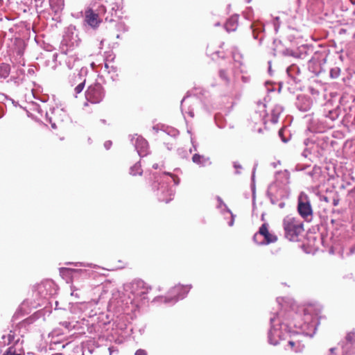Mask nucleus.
I'll use <instances>...</instances> for the list:
<instances>
[{"instance_id":"obj_1","label":"nucleus","mask_w":355,"mask_h":355,"mask_svg":"<svg viewBox=\"0 0 355 355\" xmlns=\"http://www.w3.org/2000/svg\"><path fill=\"white\" fill-rule=\"evenodd\" d=\"M283 226L286 236L291 241L294 240L303 231L302 223L289 216L284 218Z\"/></svg>"},{"instance_id":"obj_2","label":"nucleus","mask_w":355,"mask_h":355,"mask_svg":"<svg viewBox=\"0 0 355 355\" xmlns=\"http://www.w3.org/2000/svg\"><path fill=\"white\" fill-rule=\"evenodd\" d=\"M253 240L259 245H266L275 243L277 237L268 231V225L264 223L261 226L259 232L254 235Z\"/></svg>"},{"instance_id":"obj_3","label":"nucleus","mask_w":355,"mask_h":355,"mask_svg":"<svg viewBox=\"0 0 355 355\" xmlns=\"http://www.w3.org/2000/svg\"><path fill=\"white\" fill-rule=\"evenodd\" d=\"M104 96L103 87L100 84L91 85L85 92V98L92 103H100Z\"/></svg>"},{"instance_id":"obj_4","label":"nucleus","mask_w":355,"mask_h":355,"mask_svg":"<svg viewBox=\"0 0 355 355\" xmlns=\"http://www.w3.org/2000/svg\"><path fill=\"white\" fill-rule=\"evenodd\" d=\"M297 210L300 216L304 218L312 215L310 201L304 193H301L298 197Z\"/></svg>"},{"instance_id":"obj_5","label":"nucleus","mask_w":355,"mask_h":355,"mask_svg":"<svg viewBox=\"0 0 355 355\" xmlns=\"http://www.w3.org/2000/svg\"><path fill=\"white\" fill-rule=\"evenodd\" d=\"M132 141L140 156H144L146 155L148 144L143 137L140 136L134 137L132 139Z\"/></svg>"},{"instance_id":"obj_6","label":"nucleus","mask_w":355,"mask_h":355,"mask_svg":"<svg viewBox=\"0 0 355 355\" xmlns=\"http://www.w3.org/2000/svg\"><path fill=\"white\" fill-rule=\"evenodd\" d=\"M320 313V309L313 305H309L304 309V321L306 323L313 322Z\"/></svg>"},{"instance_id":"obj_7","label":"nucleus","mask_w":355,"mask_h":355,"mask_svg":"<svg viewBox=\"0 0 355 355\" xmlns=\"http://www.w3.org/2000/svg\"><path fill=\"white\" fill-rule=\"evenodd\" d=\"M283 336L282 330L273 325L269 331V342L270 344L276 345L278 344L279 340L283 338Z\"/></svg>"},{"instance_id":"obj_8","label":"nucleus","mask_w":355,"mask_h":355,"mask_svg":"<svg viewBox=\"0 0 355 355\" xmlns=\"http://www.w3.org/2000/svg\"><path fill=\"white\" fill-rule=\"evenodd\" d=\"M85 21L91 27L96 28L98 26L101 20L98 17V15L94 13L92 10H88L85 12Z\"/></svg>"},{"instance_id":"obj_9","label":"nucleus","mask_w":355,"mask_h":355,"mask_svg":"<svg viewBox=\"0 0 355 355\" xmlns=\"http://www.w3.org/2000/svg\"><path fill=\"white\" fill-rule=\"evenodd\" d=\"M238 25V17L232 16L231 17L225 24V28L228 32L234 31Z\"/></svg>"},{"instance_id":"obj_10","label":"nucleus","mask_w":355,"mask_h":355,"mask_svg":"<svg viewBox=\"0 0 355 355\" xmlns=\"http://www.w3.org/2000/svg\"><path fill=\"white\" fill-rule=\"evenodd\" d=\"M10 73V66L2 63L0 64V78H6Z\"/></svg>"},{"instance_id":"obj_11","label":"nucleus","mask_w":355,"mask_h":355,"mask_svg":"<svg viewBox=\"0 0 355 355\" xmlns=\"http://www.w3.org/2000/svg\"><path fill=\"white\" fill-rule=\"evenodd\" d=\"M182 290L184 291V293H187L188 291H189V288H187V287L182 286H178L174 287L171 290V293L172 294H176L177 293L178 295H180V298H183L184 297V295H180V291H182Z\"/></svg>"},{"instance_id":"obj_12","label":"nucleus","mask_w":355,"mask_h":355,"mask_svg":"<svg viewBox=\"0 0 355 355\" xmlns=\"http://www.w3.org/2000/svg\"><path fill=\"white\" fill-rule=\"evenodd\" d=\"M192 160L196 164H203L206 162L207 159L204 156L200 155L198 154H195L192 157Z\"/></svg>"},{"instance_id":"obj_13","label":"nucleus","mask_w":355,"mask_h":355,"mask_svg":"<svg viewBox=\"0 0 355 355\" xmlns=\"http://www.w3.org/2000/svg\"><path fill=\"white\" fill-rule=\"evenodd\" d=\"M333 198L331 191L329 190V189H326V193L320 196V200H324L326 202H329V200Z\"/></svg>"},{"instance_id":"obj_14","label":"nucleus","mask_w":355,"mask_h":355,"mask_svg":"<svg viewBox=\"0 0 355 355\" xmlns=\"http://www.w3.org/2000/svg\"><path fill=\"white\" fill-rule=\"evenodd\" d=\"M130 173L132 175H135L136 174H141V171L140 169V165L138 164H136L130 168Z\"/></svg>"},{"instance_id":"obj_15","label":"nucleus","mask_w":355,"mask_h":355,"mask_svg":"<svg viewBox=\"0 0 355 355\" xmlns=\"http://www.w3.org/2000/svg\"><path fill=\"white\" fill-rule=\"evenodd\" d=\"M4 355H21V354H18L16 352V350L14 347H11L8 349Z\"/></svg>"},{"instance_id":"obj_16","label":"nucleus","mask_w":355,"mask_h":355,"mask_svg":"<svg viewBox=\"0 0 355 355\" xmlns=\"http://www.w3.org/2000/svg\"><path fill=\"white\" fill-rule=\"evenodd\" d=\"M219 75L222 79L225 80L227 83H229V79L227 76V73L225 70H223V69L220 70Z\"/></svg>"},{"instance_id":"obj_17","label":"nucleus","mask_w":355,"mask_h":355,"mask_svg":"<svg viewBox=\"0 0 355 355\" xmlns=\"http://www.w3.org/2000/svg\"><path fill=\"white\" fill-rule=\"evenodd\" d=\"M84 87H85V82H83V83H80L78 85H77L75 88L76 93V94L80 93L83 91Z\"/></svg>"},{"instance_id":"obj_18","label":"nucleus","mask_w":355,"mask_h":355,"mask_svg":"<svg viewBox=\"0 0 355 355\" xmlns=\"http://www.w3.org/2000/svg\"><path fill=\"white\" fill-rule=\"evenodd\" d=\"M135 355H147V353L144 349H138L136 351Z\"/></svg>"},{"instance_id":"obj_19","label":"nucleus","mask_w":355,"mask_h":355,"mask_svg":"<svg viewBox=\"0 0 355 355\" xmlns=\"http://www.w3.org/2000/svg\"><path fill=\"white\" fill-rule=\"evenodd\" d=\"M178 300V297H166L165 302H175Z\"/></svg>"},{"instance_id":"obj_20","label":"nucleus","mask_w":355,"mask_h":355,"mask_svg":"<svg viewBox=\"0 0 355 355\" xmlns=\"http://www.w3.org/2000/svg\"><path fill=\"white\" fill-rule=\"evenodd\" d=\"M165 174L170 175L173 179V181L175 182V183L176 184H178L179 180L177 178L176 176L173 175V174H171L170 173H166Z\"/></svg>"},{"instance_id":"obj_21","label":"nucleus","mask_w":355,"mask_h":355,"mask_svg":"<svg viewBox=\"0 0 355 355\" xmlns=\"http://www.w3.org/2000/svg\"><path fill=\"white\" fill-rule=\"evenodd\" d=\"M136 286L139 288H144V282L142 281H137L135 283Z\"/></svg>"},{"instance_id":"obj_22","label":"nucleus","mask_w":355,"mask_h":355,"mask_svg":"<svg viewBox=\"0 0 355 355\" xmlns=\"http://www.w3.org/2000/svg\"><path fill=\"white\" fill-rule=\"evenodd\" d=\"M148 288H146L144 291H142L141 292H139L137 291H135V293H136V295H144L145 293H146L148 292Z\"/></svg>"},{"instance_id":"obj_23","label":"nucleus","mask_w":355,"mask_h":355,"mask_svg":"<svg viewBox=\"0 0 355 355\" xmlns=\"http://www.w3.org/2000/svg\"><path fill=\"white\" fill-rule=\"evenodd\" d=\"M112 145V142L110 141H107L105 142L104 146L106 149H109Z\"/></svg>"},{"instance_id":"obj_24","label":"nucleus","mask_w":355,"mask_h":355,"mask_svg":"<svg viewBox=\"0 0 355 355\" xmlns=\"http://www.w3.org/2000/svg\"><path fill=\"white\" fill-rule=\"evenodd\" d=\"M234 168H236V170H237V169H241V168H242L241 165V164H239V163H237V162H234Z\"/></svg>"},{"instance_id":"obj_25","label":"nucleus","mask_w":355,"mask_h":355,"mask_svg":"<svg viewBox=\"0 0 355 355\" xmlns=\"http://www.w3.org/2000/svg\"><path fill=\"white\" fill-rule=\"evenodd\" d=\"M331 110H328V114H327V115H326V117H328V118H329L330 119H331Z\"/></svg>"},{"instance_id":"obj_26","label":"nucleus","mask_w":355,"mask_h":355,"mask_svg":"<svg viewBox=\"0 0 355 355\" xmlns=\"http://www.w3.org/2000/svg\"><path fill=\"white\" fill-rule=\"evenodd\" d=\"M171 200V198L168 199L160 198V200L165 201L166 202H168Z\"/></svg>"},{"instance_id":"obj_27","label":"nucleus","mask_w":355,"mask_h":355,"mask_svg":"<svg viewBox=\"0 0 355 355\" xmlns=\"http://www.w3.org/2000/svg\"><path fill=\"white\" fill-rule=\"evenodd\" d=\"M288 345L293 347L295 345V343L293 341H289Z\"/></svg>"},{"instance_id":"obj_28","label":"nucleus","mask_w":355,"mask_h":355,"mask_svg":"<svg viewBox=\"0 0 355 355\" xmlns=\"http://www.w3.org/2000/svg\"><path fill=\"white\" fill-rule=\"evenodd\" d=\"M328 355H333V348L329 349Z\"/></svg>"},{"instance_id":"obj_29","label":"nucleus","mask_w":355,"mask_h":355,"mask_svg":"<svg viewBox=\"0 0 355 355\" xmlns=\"http://www.w3.org/2000/svg\"><path fill=\"white\" fill-rule=\"evenodd\" d=\"M329 76H330L331 77H333V69H331L329 70Z\"/></svg>"},{"instance_id":"obj_30","label":"nucleus","mask_w":355,"mask_h":355,"mask_svg":"<svg viewBox=\"0 0 355 355\" xmlns=\"http://www.w3.org/2000/svg\"><path fill=\"white\" fill-rule=\"evenodd\" d=\"M153 167L155 169H157V168H158V164H153Z\"/></svg>"},{"instance_id":"obj_31","label":"nucleus","mask_w":355,"mask_h":355,"mask_svg":"<svg viewBox=\"0 0 355 355\" xmlns=\"http://www.w3.org/2000/svg\"><path fill=\"white\" fill-rule=\"evenodd\" d=\"M234 224V219L232 218V220L229 223V225L230 226H232Z\"/></svg>"},{"instance_id":"obj_32","label":"nucleus","mask_w":355,"mask_h":355,"mask_svg":"<svg viewBox=\"0 0 355 355\" xmlns=\"http://www.w3.org/2000/svg\"><path fill=\"white\" fill-rule=\"evenodd\" d=\"M274 321H275V318H271V319H270V322H271L272 323V322H274Z\"/></svg>"},{"instance_id":"obj_33","label":"nucleus","mask_w":355,"mask_h":355,"mask_svg":"<svg viewBox=\"0 0 355 355\" xmlns=\"http://www.w3.org/2000/svg\"><path fill=\"white\" fill-rule=\"evenodd\" d=\"M279 206H280V207H283L284 204H283V203H281V204L279 205Z\"/></svg>"},{"instance_id":"obj_34","label":"nucleus","mask_w":355,"mask_h":355,"mask_svg":"<svg viewBox=\"0 0 355 355\" xmlns=\"http://www.w3.org/2000/svg\"><path fill=\"white\" fill-rule=\"evenodd\" d=\"M279 134L281 135V134H282V130H279Z\"/></svg>"},{"instance_id":"obj_35","label":"nucleus","mask_w":355,"mask_h":355,"mask_svg":"<svg viewBox=\"0 0 355 355\" xmlns=\"http://www.w3.org/2000/svg\"><path fill=\"white\" fill-rule=\"evenodd\" d=\"M218 200L219 201H221V199H220V198H219V197H218Z\"/></svg>"},{"instance_id":"obj_36","label":"nucleus","mask_w":355,"mask_h":355,"mask_svg":"<svg viewBox=\"0 0 355 355\" xmlns=\"http://www.w3.org/2000/svg\"><path fill=\"white\" fill-rule=\"evenodd\" d=\"M172 193H173V191H170V195H171V196L172 195Z\"/></svg>"}]
</instances>
